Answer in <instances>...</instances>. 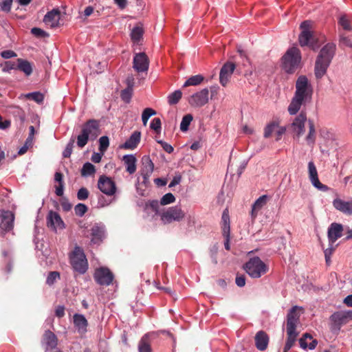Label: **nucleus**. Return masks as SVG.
Returning <instances> with one entry per match:
<instances>
[{
	"mask_svg": "<svg viewBox=\"0 0 352 352\" xmlns=\"http://www.w3.org/2000/svg\"><path fill=\"white\" fill-rule=\"evenodd\" d=\"M312 95V87L305 76H300L296 82V91L288 107V112L295 115L302 105L308 102Z\"/></svg>",
	"mask_w": 352,
	"mask_h": 352,
	"instance_id": "obj_1",
	"label": "nucleus"
},
{
	"mask_svg": "<svg viewBox=\"0 0 352 352\" xmlns=\"http://www.w3.org/2000/svg\"><path fill=\"white\" fill-rule=\"evenodd\" d=\"M336 52V45L329 43L320 50L315 65V76L317 78H321L327 72L331 60Z\"/></svg>",
	"mask_w": 352,
	"mask_h": 352,
	"instance_id": "obj_2",
	"label": "nucleus"
},
{
	"mask_svg": "<svg viewBox=\"0 0 352 352\" xmlns=\"http://www.w3.org/2000/svg\"><path fill=\"white\" fill-rule=\"evenodd\" d=\"M300 60V50L296 47H292L286 52L282 58L283 68L287 73L292 74L299 67Z\"/></svg>",
	"mask_w": 352,
	"mask_h": 352,
	"instance_id": "obj_3",
	"label": "nucleus"
},
{
	"mask_svg": "<svg viewBox=\"0 0 352 352\" xmlns=\"http://www.w3.org/2000/svg\"><path fill=\"white\" fill-rule=\"evenodd\" d=\"M244 269L248 275L253 278H258L265 274L267 266L258 256L251 258L245 265Z\"/></svg>",
	"mask_w": 352,
	"mask_h": 352,
	"instance_id": "obj_4",
	"label": "nucleus"
},
{
	"mask_svg": "<svg viewBox=\"0 0 352 352\" xmlns=\"http://www.w3.org/2000/svg\"><path fill=\"white\" fill-rule=\"evenodd\" d=\"M70 263L73 269L80 274H85L88 269L85 254L80 247L76 246L70 254Z\"/></svg>",
	"mask_w": 352,
	"mask_h": 352,
	"instance_id": "obj_5",
	"label": "nucleus"
},
{
	"mask_svg": "<svg viewBox=\"0 0 352 352\" xmlns=\"http://www.w3.org/2000/svg\"><path fill=\"white\" fill-rule=\"evenodd\" d=\"M311 22L309 21H303L300 25L302 30L299 35V43L300 46H309L313 50H316L318 46L316 43V40L312 32H310Z\"/></svg>",
	"mask_w": 352,
	"mask_h": 352,
	"instance_id": "obj_6",
	"label": "nucleus"
},
{
	"mask_svg": "<svg viewBox=\"0 0 352 352\" xmlns=\"http://www.w3.org/2000/svg\"><path fill=\"white\" fill-rule=\"evenodd\" d=\"M329 320L331 329L340 331L342 325L352 320V310L336 311L330 316Z\"/></svg>",
	"mask_w": 352,
	"mask_h": 352,
	"instance_id": "obj_7",
	"label": "nucleus"
},
{
	"mask_svg": "<svg viewBox=\"0 0 352 352\" xmlns=\"http://www.w3.org/2000/svg\"><path fill=\"white\" fill-rule=\"evenodd\" d=\"M184 217L185 212L178 206L170 207L160 214L161 220L165 224L173 221H180Z\"/></svg>",
	"mask_w": 352,
	"mask_h": 352,
	"instance_id": "obj_8",
	"label": "nucleus"
},
{
	"mask_svg": "<svg viewBox=\"0 0 352 352\" xmlns=\"http://www.w3.org/2000/svg\"><path fill=\"white\" fill-rule=\"evenodd\" d=\"M302 308L298 306L292 307L287 314L286 330L297 331L296 327L300 324V317Z\"/></svg>",
	"mask_w": 352,
	"mask_h": 352,
	"instance_id": "obj_9",
	"label": "nucleus"
},
{
	"mask_svg": "<svg viewBox=\"0 0 352 352\" xmlns=\"http://www.w3.org/2000/svg\"><path fill=\"white\" fill-rule=\"evenodd\" d=\"M114 276L107 267H100L96 270L94 278L95 281L100 285L108 286L113 280Z\"/></svg>",
	"mask_w": 352,
	"mask_h": 352,
	"instance_id": "obj_10",
	"label": "nucleus"
},
{
	"mask_svg": "<svg viewBox=\"0 0 352 352\" xmlns=\"http://www.w3.org/2000/svg\"><path fill=\"white\" fill-rule=\"evenodd\" d=\"M133 67L138 73L146 72L149 67V59L144 52L135 54L133 59Z\"/></svg>",
	"mask_w": 352,
	"mask_h": 352,
	"instance_id": "obj_11",
	"label": "nucleus"
},
{
	"mask_svg": "<svg viewBox=\"0 0 352 352\" xmlns=\"http://www.w3.org/2000/svg\"><path fill=\"white\" fill-rule=\"evenodd\" d=\"M308 175L311 184L317 189L323 192L327 191L329 188L327 186L322 184L318 178V174L314 162L308 163Z\"/></svg>",
	"mask_w": 352,
	"mask_h": 352,
	"instance_id": "obj_12",
	"label": "nucleus"
},
{
	"mask_svg": "<svg viewBox=\"0 0 352 352\" xmlns=\"http://www.w3.org/2000/svg\"><path fill=\"white\" fill-rule=\"evenodd\" d=\"M98 188L107 195L111 196L116 193V186L111 178L105 175L100 177L98 182Z\"/></svg>",
	"mask_w": 352,
	"mask_h": 352,
	"instance_id": "obj_13",
	"label": "nucleus"
},
{
	"mask_svg": "<svg viewBox=\"0 0 352 352\" xmlns=\"http://www.w3.org/2000/svg\"><path fill=\"white\" fill-rule=\"evenodd\" d=\"M209 100V90L207 88L194 94L189 99V103L192 107H200L205 105Z\"/></svg>",
	"mask_w": 352,
	"mask_h": 352,
	"instance_id": "obj_14",
	"label": "nucleus"
},
{
	"mask_svg": "<svg viewBox=\"0 0 352 352\" xmlns=\"http://www.w3.org/2000/svg\"><path fill=\"white\" fill-rule=\"evenodd\" d=\"M14 216L9 210H0V228L4 231H10L14 226Z\"/></svg>",
	"mask_w": 352,
	"mask_h": 352,
	"instance_id": "obj_15",
	"label": "nucleus"
},
{
	"mask_svg": "<svg viewBox=\"0 0 352 352\" xmlns=\"http://www.w3.org/2000/svg\"><path fill=\"white\" fill-rule=\"evenodd\" d=\"M344 230L343 226L338 223H332L327 232V236L330 245L333 244L342 236V232Z\"/></svg>",
	"mask_w": 352,
	"mask_h": 352,
	"instance_id": "obj_16",
	"label": "nucleus"
},
{
	"mask_svg": "<svg viewBox=\"0 0 352 352\" xmlns=\"http://www.w3.org/2000/svg\"><path fill=\"white\" fill-rule=\"evenodd\" d=\"M235 67L234 63L231 62H227L223 65L219 74V82L222 86L227 85Z\"/></svg>",
	"mask_w": 352,
	"mask_h": 352,
	"instance_id": "obj_17",
	"label": "nucleus"
},
{
	"mask_svg": "<svg viewBox=\"0 0 352 352\" xmlns=\"http://www.w3.org/2000/svg\"><path fill=\"white\" fill-rule=\"evenodd\" d=\"M333 207L338 211L346 215H352V199L344 201L336 198L333 201Z\"/></svg>",
	"mask_w": 352,
	"mask_h": 352,
	"instance_id": "obj_18",
	"label": "nucleus"
},
{
	"mask_svg": "<svg viewBox=\"0 0 352 352\" xmlns=\"http://www.w3.org/2000/svg\"><path fill=\"white\" fill-rule=\"evenodd\" d=\"M91 242L99 244L104 237V228L99 224H94L90 229Z\"/></svg>",
	"mask_w": 352,
	"mask_h": 352,
	"instance_id": "obj_19",
	"label": "nucleus"
},
{
	"mask_svg": "<svg viewBox=\"0 0 352 352\" xmlns=\"http://www.w3.org/2000/svg\"><path fill=\"white\" fill-rule=\"evenodd\" d=\"M60 14L58 9H53L45 15L43 22L51 28H55L59 23Z\"/></svg>",
	"mask_w": 352,
	"mask_h": 352,
	"instance_id": "obj_20",
	"label": "nucleus"
},
{
	"mask_svg": "<svg viewBox=\"0 0 352 352\" xmlns=\"http://www.w3.org/2000/svg\"><path fill=\"white\" fill-rule=\"evenodd\" d=\"M47 226L51 227L53 229L58 228L62 229L64 228V223L60 216L56 212L50 211L47 217Z\"/></svg>",
	"mask_w": 352,
	"mask_h": 352,
	"instance_id": "obj_21",
	"label": "nucleus"
},
{
	"mask_svg": "<svg viewBox=\"0 0 352 352\" xmlns=\"http://www.w3.org/2000/svg\"><path fill=\"white\" fill-rule=\"evenodd\" d=\"M254 340L256 347L260 351H264L267 347L269 336L264 331H259L256 333Z\"/></svg>",
	"mask_w": 352,
	"mask_h": 352,
	"instance_id": "obj_22",
	"label": "nucleus"
},
{
	"mask_svg": "<svg viewBox=\"0 0 352 352\" xmlns=\"http://www.w3.org/2000/svg\"><path fill=\"white\" fill-rule=\"evenodd\" d=\"M141 133H132L131 137L122 144L120 146V148L133 150L135 149L140 142Z\"/></svg>",
	"mask_w": 352,
	"mask_h": 352,
	"instance_id": "obj_23",
	"label": "nucleus"
},
{
	"mask_svg": "<svg viewBox=\"0 0 352 352\" xmlns=\"http://www.w3.org/2000/svg\"><path fill=\"white\" fill-rule=\"evenodd\" d=\"M74 323L80 333L87 332L88 322L83 315L76 314L74 316Z\"/></svg>",
	"mask_w": 352,
	"mask_h": 352,
	"instance_id": "obj_24",
	"label": "nucleus"
},
{
	"mask_svg": "<svg viewBox=\"0 0 352 352\" xmlns=\"http://www.w3.org/2000/svg\"><path fill=\"white\" fill-rule=\"evenodd\" d=\"M122 160L126 166V170L130 174H133L136 171L137 159L133 155H126L123 157Z\"/></svg>",
	"mask_w": 352,
	"mask_h": 352,
	"instance_id": "obj_25",
	"label": "nucleus"
},
{
	"mask_svg": "<svg viewBox=\"0 0 352 352\" xmlns=\"http://www.w3.org/2000/svg\"><path fill=\"white\" fill-rule=\"evenodd\" d=\"M17 69L23 72L27 76L32 74L33 68L32 64L27 60L18 58L17 59Z\"/></svg>",
	"mask_w": 352,
	"mask_h": 352,
	"instance_id": "obj_26",
	"label": "nucleus"
},
{
	"mask_svg": "<svg viewBox=\"0 0 352 352\" xmlns=\"http://www.w3.org/2000/svg\"><path fill=\"white\" fill-rule=\"evenodd\" d=\"M43 341L47 345V349H54L57 345V338L56 335L50 330L45 332L43 335Z\"/></svg>",
	"mask_w": 352,
	"mask_h": 352,
	"instance_id": "obj_27",
	"label": "nucleus"
},
{
	"mask_svg": "<svg viewBox=\"0 0 352 352\" xmlns=\"http://www.w3.org/2000/svg\"><path fill=\"white\" fill-rule=\"evenodd\" d=\"M307 121L306 116L303 113L299 114L292 122V127L294 132H302L305 123Z\"/></svg>",
	"mask_w": 352,
	"mask_h": 352,
	"instance_id": "obj_28",
	"label": "nucleus"
},
{
	"mask_svg": "<svg viewBox=\"0 0 352 352\" xmlns=\"http://www.w3.org/2000/svg\"><path fill=\"white\" fill-rule=\"evenodd\" d=\"M267 195H263L260 197L252 205L251 215L254 219L258 212L267 203Z\"/></svg>",
	"mask_w": 352,
	"mask_h": 352,
	"instance_id": "obj_29",
	"label": "nucleus"
},
{
	"mask_svg": "<svg viewBox=\"0 0 352 352\" xmlns=\"http://www.w3.org/2000/svg\"><path fill=\"white\" fill-rule=\"evenodd\" d=\"M286 128L285 126H280V122L278 120H274L268 123L265 127L264 132H285Z\"/></svg>",
	"mask_w": 352,
	"mask_h": 352,
	"instance_id": "obj_30",
	"label": "nucleus"
},
{
	"mask_svg": "<svg viewBox=\"0 0 352 352\" xmlns=\"http://www.w3.org/2000/svg\"><path fill=\"white\" fill-rule=\"evenodd\" d=\"M100 126V122L96 120H88L82 126L81 132H92L98 131Z\"/></svg>",
	"mask_w": 352,
	"mask_h": 352,
	"instance_id": "obj_31",
	"label": "nucleus"
},
{
	"mask_svg": "<svg viewBox=\"0 0 352 352\" xmlns=\"http://www.w3.org/2000/svg\"><path fill=\"white\" fill-rule=\"evenodd\" d=\"M144 30L142 27L138 25L134 27L131 32V38L134 43H139L142 38Z\"/></svg>",
	"mask_w": 352,
	"mask_h": 352,
	"instance_id": "obj_32",
	"label": "nucleus"
},
{
	"mask_svg": "<svg viewBox=\"0 0 352 352\" xmlns=\"http://www.w3.org/2000/svg\"><path fill=\"white\" fill-rule=\"evenodd\" d=\"M139 352H152L149 339L147 336H144L138 344Z\"/></svg>",
	"mask_w": 352,
	"mask_h": 352,
	"instance_id": "obj_33",
	"label": "nucleus"
},
{
	"mask_svg": "<svg viewBox=\"0 0 352 352\" xmlns=\"http://www.w3.org/2000/svg\"><path fill=\"white\" fill-rule=\"evenodd\" d=\"M142 165L141 172L148 173L152 174L154 169V164L148 156H144L142 157Z\"/></svg>",
	"mask_w": 352,
	"mask_h": 352,
	"instance_id": "obj_34",
	"label": "nucleus"
},
{
	"mask_svg": "<svg viewBox=\"0 0 352 352\" xmlns=\"http://www.w3.org/2000/svg\"><path fill=\"white\" fill-rule=\"evenodd\" d=\"M204 76L201 75H195L190 77L184 84L183 87L188 86H197L201 84L204 80Z\"/></svg>",
	"mask_w": 352,
	"mask_h": 352,
	"instance_id": "obj_35",
	"label": "nucleus"
},
{
	"mask_svg": "<svg viewBox=\"0 0 352 352\" xmlns=\"http://www.w3.org/2000/svg\"><path fill=\"white\" fill-rule=\"evenodd\" d=\"M222 232L228 233L230 232V217L228 214V209H226L222 214Z\"/></svg>",
	"mask_w": 352,
	"mask_h": 352,
	"instance_id": "obj_36",
	"label": "nucleus"
},
{
	"mask_svg": "<svg viewBox=\"0 0 352 352\" xmlns=\"http://www.w3.org/2000/svg\"><path fill=\"white\" fill-rule=\"evenodd\" d=\"M193 117L191 114L185 115L180 123V130L183 132L186 131L188 129L189 125L192 121Z\"/></svg>",
	"mask_w": 352,
	"mask_h": 352,
	"instance_id": "obj_37",
	"label": "nucleus"
},
{
	"mask_svg": "<svg viewBox=\"0 0 352 352\" xmlns=\"http://www.w3.org/2000/svg\"><path fill=\"white\" fill-rule=\"evenodd\" d=\"M95 172V166L89 162H86L82 166L81 175L82 176H88L94 174Z\"/></svg>",
	"mask_w": 352,
	"mask_h": 352,
	"instance_id": "obj_38",
	"label": "nucleus"
},
{
	"mask_svg": "<svg viewBox=\"0 0 352 352\" xmlns=\"http://www.w3.org/2000/svg\"><path fill=\"white\" fill-rule=\"evenodd\" d=\"M286 331L287 338L285 343L292 347L299 335V332L289 330H286Z\"/></svg>",
	"mask_w": 352,
	"mask_h": 352,
	"instance_id": "obj_39",
	"label": "nucleus"
},
{
	"mask_svg": "<svg viewBox=\"0 0 352 352\" xmlns=\"http://www.w3.org/2000/svg\"><path fill=\"white\" fill-rule=\"evenodd\" d=\"M109 146V139L107 136H102L99 139V151L102 154H104Z\"/></svg>",
	"mask_w": 352,
	"mask_h": 352,
	"instance_id": "obj_40",
	"label": "nucleus"
},
{
	"mask_svg": "<svg viewBox=\"0 0 352 352\" xmlns=\"http://www.w3.org/2000/svg\"><path fill=\"white\" fill-rule=\"evenodd\" d=\"M182 93L179 90H176L168 97V101L170 104H175L181 99Z\"/></svg>",
	"mask_w": 352,
	"mask_h": 352,
	"instance_id": "obj_41",
	"label": "nucleus"
},
{
	"mask_svg": "<svg viewBox=\"0 0 352 352\" xmlns=\"http://www.w3.org/2000/svg\"><path fill=\"white\" fill-rule=\"evenodd\" d=\"M175 201V196L170 193H166L160 199V204L162 206H165L167 204H170L172 203H174Z\"/></svg>",
	"mask_w": 352,
	"mask_h": 352,
	"instance_id": "obj_42",
	"label": "nucleus"
},
{
	"mask_svg": "<svg viewBox=\"0 0 352 352\" xmlns=\"http://www.w3.org/2000/svg\"><path fill=\"white\" fill-rule=\"evenodd\" d=\"M338 23L342 28L347 31H351L352 30V26L350 24L349 20L348 18L344 15L341 16L339 19Z\"/></svg>",
	"mask_w": 352,
	"mask_h": 352,
	"instance_id": "obj_43",
	"label": "nucleus"
},
{
	"mask_svg": "<svg viewBox=\"0 0 352 352\" xmlns=\"http://www.w3.org/2000/svg\"><path fill=\"white\" fill-rule=\"evenodd\" d=\"M25 97L38 103L43 102L44 99L43 95L40 92L28 93L26 94Z\"/></svg>",
	"mask_w": 352,
	"mask_h": 352,
	"instance_id": "obj_44",
	"label": "nucleus"
},
{
	"mask_svg": "<svg viewBox=\"0 0 352 352\" xmlns=\"http://www.w3.org/2000/svg\"><path fill=\"white\" fill-rule=\"evenodd\" d=\"M89 133H81L77 137V145L83 148L87 143Z\"/></svg>",
	"mask_w": 352,
	"mask_h": 352,
	"instance_id": "obj_45",
	"label": "nucleus"
},
{
	"mask_svg": "<svg viewBox=\"0 0 352 352\" xmlns=\"http://www.w3.org/2000/svg\"><path fill=\"white\" fill-rule=\"evenodd\" d=\"M87 210L88 208L87 206L81 203L78 204L74 208L76 214L79 217H82L87 212Z\"/></svg>",
	"mask_w": 352,
	"mask_h": 352,
	"instance_id": "obj_46",
	"label": "nucleus"
},
{
	"mask_svg": "<svg viewBox=\"0 0 352 352\" xmlns=\"http://www.w3.org/2000/svg\"><path fill=\"white\" fill-rule=\"evenodd\" d=\"M74 138H72L69 142H68V144H67L64 151L63 152V156L65 157V158H67V157H69L72 153V149H73V147H74Z\"/></svg>",
	"mask_w": 352,
	"mask_h": 352,
	"instance_id": "obj_47",
	"label": "nucleus"
},
{
	"mask_svg": "<svg viewBox=\"0 0 352 352\" xmlns=\"http://www.w3.org/2000/svg\"><path fill=\"white\" fill-rule=\"evenodd\" d=\"M339 45L341 47H349L352 48V41L344 34L340 35Z\"/></svg>",
	"mask_w": 352,
	"mask_h": 352,
	"instance_id": "obj_48",
	"label": "nucleus"
},
{
	"mask_svg": "<svg viewBox=\"0 0 352 352\" xmlns=\"http://www.w3.org/2000/svg\"><path fill=\"white\" fill-rule=\"evenodd\" d=\"M133 89L131 88H126L121 91V98L126 102H129L132 96Z\"/></svg>",
	"mask_w": 352,
	"mask_h": 352,
	"instance_id": "obj_49",
	"label": "nucleus"
},
{
	"mask_svg": "<svg viewBox=\"0 0 352 352\" xmlns=\"http://www.w3.org/2000/svg\"><path fill=\"white\" fill-rule=\"evenodd\" d=\"M12 0H0V10L9 12L11 10Z\"/></svg>",
	"mask_w": 352,
	"mask_h": 352,
	"instance_id": "obj_50",
	"label": "nucleus"
},
{
	"mask_svg": "<svg viewBox=\"0 0 352 352\" xmlns=\"http://www.w3.org/2000/svg\"><path fill=\"white\" fill-rule=\"evenodd\" d=\"M60 278V274L57 272H51L48 274L46 280V283L49 285H52L55 281Z\"/></svg>",
	"mask_w": 352,
	"mask_h": 352,
	"instance_id": "obj_51",
	"label": "nucleus"
},
{
	"mask_svg": "<svg viewBox=\"0 0 352 352\" xmlns=\"http://www.w3.org/2000/svg\"><path fill=\"white\" fill-rule=\"evenodd\" d=\"M89 190L86 188L82 187L78 190L77 192V198L78 200L84 201L89 197Z\"/></svg>",
	"mask_w": 352,
	"mask_h": 352,
	"instance_id": "obj_52",
	"label": "nucleus"
},
{
	"mask_svg": "<svg viewBox=\"0 0 352 352\" xmlns=\"http://www.w3.org/2000/svg\"><path fill=\"white\" fill-rule=\"evenodd\" d=\"M161 120L159 118H154L151 123H150V128L151 129L155 131L156 132H158L161 129Z\"/></svg>",
	"mask_w": 352,
	"mask_h": 352,
	"instance_id": "obj_53",
	"label": "nucleus"
},
{
	"mask_svg": "<svg viewBox=\"0 0 352 352\" xmlns=\"http://www.w3.org/2000/svg\"><path fill=\"white\" fill-rule=\"evenodd\" d=\"M31 33L36 37H45L48 36V34L38 28H33L31 29Z\"/></svg>",
	"mask_w": 352,
	"mask_h": 352,
	"instance_id": "obj_54",
	"label": "nucleus"
},
{
	"mask_svg": "<svg viewBox=\"0 0 352 352\" xmlns=\"http://www.w3.org/2000/svg\"><path fill=\"white\" fill-rule=\"evenodd\" d=\"M155 140L158 143H160L162 145L164 150L168 153H171L173 151V148L170 144L165 142H163L162 140H158L157 136H155Z\"/></svg>",
	"mask_w": 352,
	"mask_h": 352,
	"instance_id": "obj_55",
	"label": "nucleus"
},
{
	"mask_svg": "<svg viewBox=\"0 0 352 352\" xmlns=\"http://www.w3.org/2000/svg\"><path fill=\"white\" fill-rule=\"evenodd\" d=\"M1 56L5 59H8L16 56V54L12 50H4L1 52Z\"/></svg>",
	"mask_w": 352,
	"mask_h": 352,
	"instance_id": "obj_56",
	"label": "nucleus"
},
{
	"mask_svg": "<svg viewBox=\"0 0 352 352\" xmlns=\"http://www.w3.org/2000/svg\"><path fill=\"white\" fill-rule=\"evenodd\" d=\"M156 114V111L151 108H146L142 114V117L147 118L148 120L152 116Z\"/></svg>",
	"mask_w": 352,
	"mask_h": 352,
	"instance_id": "obj_57",
	"label": "nucleus"
},
{
	"mask_svg": "<svg viewBox=\"0 0 352 352\" xmlns=\"http://www.w3.org/2000/svg\"><path fill=\"white\" fill-rule=\"evenodd\" d=\"M61 206L65 212L69 211L72 208V205L65 198L62 199Z\"/></svg>",
	"mask_w": 352,
	"mask_h": 352,
	"instance_id": "obj_58",
	"label": "nucleus"
},
{
	"mask_svg": "<svg viewBox=\"0 0 352 352\" xmlns=\"http://www.w3.org/2000/svg\"><path fill=\"white\" fill-rule=\"evenodd\" d=\"M219 90V87L217 85H213L210 87V98L214 99L217 96Z\"/></svg>",
	"mask_w": 352,
	"mask_h": 352,
	"instance_id": "obj_59",
	"label": "nucleus"
},
{
	"mask_svg": "<svg viewBox=\"0 0 352 352\" xmlns=\"http://www.w3.org/2000/svg\"><path fill=\"white\" fill-rule=\"evenodd\" d=\"M237 286L241 287L245 285V278L243 275L237 276L235 280Z\"/></svg>",
	"mask_w": 352,
	"mask_h": 352,
	"instance_id": "obj_60",
	"label": "nucleus"
},
{
	"mask_svg": "<svg viewBox=\"0 0 352 352\" xmlns=\"http://www.w3.org/2000/svg\"><path fill=\"white\" fill-rule=\"evenodd\" d=\"M10 122L8 121V120H5L3 119L1 116H0V129L1 130H5L6 129L8 128V126H10Z\"/></svg>",
	"mask_w": 352,
	"mask_h": 352,
	"instance_id": "obj_61",
	"label": "nucleus"
},
{
	"mask_svg": "<svg viewBox=\"0 0 352 352\" xmlns=\"http://www.w3.org/2000/svg\"><path fill=\"white\" fill-rule=\"evenodd\" d=\"M55 315L58 318H62L65 315V307L64 306H58L55 310Z\"/></svg>",
	"mask_w": 352,
	"mask_h": 352,
	"instance_id": "obj_62",
	"label": "nucleus"
},
{
	"mask_svg": "<svg viewBox=\"0 0 352 352\" xmlns=\"http://www.w3.org/2000/svg\"><path fill=\"white\" fill-rule=\"evenodd\" d=\"M11 69H17L16 65L14 63L6 62V66L3 69V71L6 72H9Z\"/></svg>",
	"mask_w": 352,
	"mask_h": 352,
	"instance_id": "obj_63",
	"label": "nucleus"
},
{
	"mask_svg": "<svg viewBox=\"0 0 352 352\" xmlns=\"http://www.w3.org/2000/svg\"><path fill=\"white\" fill-rule=\"evenodd\" d=\"M181 180H182V177L180 175L174 177L173 179H172V181L170 182V183L169 184L168 187L169 188L174 187L175 186L179 184L180 183Z\"/></svg>",
	"mask_w": 352,
	"mask_h": 352,
	"instance_id": "obj_64",
	"label": "nucleus"
}]
</instances>
